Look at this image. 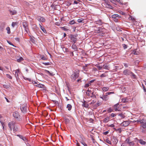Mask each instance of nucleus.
<instances>
[{
    "label": "nucleus",
    "instance_id": "nucleus-55",
    "mask_svg": "<svg viewBox=\"0 0 146 146\" xmlns=\"http://www.w3.org/2000/svg\"><path fill=\"white\" fill-rule=\"evenodd\" d=\"M82 144L84 146H87V145L84 142H81Z\"/></svg>",
    "mask_w": 146,
    "mask_h": 146
},
{
    "label": "nucleus",
    "instance_id": "nucleus-38",
    "mask_svg": "<svg viewBox=\"0 0 146 146\" xmlns=\"http://www.w3.org/2000/svg\"><path fill=\"white\" fill-rule=\"evenodd\" d=\"M114 140L115 141H113V142H114V143L116 144L118 142V140L115 137L114 138Z\"/></svg>",
    "mask_w": 146,
    "mask_h": 146
},
{
    "label": "nucleus",
    "instance_id": "nucleus-23",
    "mask_svg": "<svg viewBox=\"0 0 146 146\" xmlns=\"http://www.w3.org/2000/svg\"><path fill=\"white\" fill-rule=\"evenodd\" d=\"M103 68L107 70H109L110 68V67L107 64H105L103 66Z\"/></svg>",
    "mask_w": 146,
    "mask_h": 146
},
{
    "label": "nucleus",
    "instance_id": "nucleus-3",
    "mask_svg": "<svg viewBox=\"0 0 146 146\" xmlns=\"http://www.w3.org/2000/svg\"><path fill=\"white\" fill-rule=\"evenodd\" d=\"M131 122H132L131 121L129 120L125 121L121 123V125L124 127L127 126Z\"/></svg>",
    "mask_w": 146,
    "mask_h": 146
},
{
    "label": "nucleus",
    "instance_id": "nucleus-7",
    "mask_svg": "<svg viewBox=\"0 0 146 146\" xmlns=\"http://www.w3.org/2000/svg\"><path fill=\"white\" fill-rule=\"evenodd\" d=\"M76 37V35H71L70 38L71 41L75 43L77 40V38Z\"/></svg>",
    "mask_w": 146,
    "mask_h": 146
},
{
    "label": "nucleus",
    "instance_id": "nucleus-34",
    "mask_svg": "<svg viewBox=\"0 0 146 146\" xmlns=\"http://www.w3.org/2000/svg\"><path fill=\"white\" fill-rule=\"evenodd\" d=\"M42 64H44L46 66L50 65L51 63L50 62H42Z\"/></svg>",
    "mask_w": 146,
    "mask_h": 146
},
{
    "label": "nucleus",
    "instance_id": "nucleus-4",
    "mask_svg": "<svg viewBox=\"0 0 146 146\" xmlns=\"http://www.w3.org/2000/svg\"><path fill=\"white\" fill-rule=\"evenodd\" d=\"M13 117L17 119H20V116L18 112L15 111L13 112Z\"/></svg>",
    "mask_w": 146,
    "mask_h": 146
},
{
    "label": "nucleus",
    "instance_id": "nucleus-59",
    "mask_svg": "<svg viewBox=\"0 0 146 146\" xmlns=\"http://www.w3.org/2000/svg\"><path fill=\"white\" fill-rule=\"evenodd\" d=\"M74 3L75 4H78V2L76 1H75L74 2Z\"/></svg>",
    "mask_w": 146,
    "mask_h": 146
},
{
    "label": "nucleus",
    "instance_id": "nucleus-9",
    "mask_svg": "<svg viewBox=\"0 0 146 146\" xmlns=\"http://www.w3.org/2000/svg\"><path fill=\"white\" fill-rule=\"evenodd\" d=\"M36 19L37 20L40 22H44L45 21V19L42 17L38 16L36 17Z\"/></svg>",
    "mask_w": 146,
    "mask_h": 146
},
{
    "label": "nucleus",
    "instance_id": "nucleus-51",
    "mask_svg": "<svg viewBox=\"0 0 146 146\" xmlns=\"http://www.w3.org/2000/svg\"><path fill=\"white\" fill-rule=\"evenodd\" d=\"M112 110L110 108H109L108 110V111L109 112H112Z\"/></svg>",
    "mask_w": 146,
    "mask_h": 146
},
{
    "label": "nucleus",
    "instance_id": "nucleus-24",
    "mask_svg": "<svg viewBox=\"0 0 146 146\" xmlns=\"http://www.w3.org/2000/svg\"><path fill=\"white\" fill-rule=\"evenodd\" d=\"M10 13L11 15H14L16 14V11L15 10H9Z\"/></svg>",
    "mask_w": 146,
    "mask_h": 146
},
{
    "label": "nucleus",
    "instance_id": "nucleus-26",
    "mask_svg": "<svg viewBox=\"0 0 146 146\" xmlns=\"http://www.w3.org/2000/svg\"><path fill=\"white\" fill-rule=\"evenodd\" d=\"M35 86H36L38 87L41 88H44V85L41 84H38V85H35Z\"/></svg>",
    "mask_w": 146,
    "mask_h": 146
},
{
    "label": "nucleus",
    "instance_id": "nucleus-47",
    "mask_svg": "<svg viewBox=\"0 0 146 146\" xmlns=\"http://www.w3.org/2000/svg\"><path fill=\"white\" fill-rule=\"evenodd\" d=\"M7 42H8V43L9 44H10V45H12V46H14V45H13L12 44V43L11 42H10V41H8V40H7Z\"/></svg>",
    "mask_w": 146,
    "mask_h": 146
},
{
    "label": "nucleus",
    "instance_id": "nucleus-12",
    "mask_svg": "<svg viewBox=\"0 0 146 146\" xmlns=\"http://www.w3.org/2000/svg\"><path fill=\"white\" fill-rule=\"evenodd\" d=\"M131 72L128 70H125L123 71L124 74L126 75H131Z\"/></svg>",
    "mask_w": 146,
    "mask_h": 146
},
{
    "label": "nucleus",
    "instance_id": "nucleus-52",
    "mask_svg": "<svg viewBox=\"0 0 146 146\" xmlns=\"http://www.w3.org/2000/svg\"><path fill=\"white\" fill-rule=\"evenodd\" d=\"M118 19L117 18H115L113 19V21L115 22H117L118 21Z\"/></svg>",
    "mask_w": 146,
    "mask_h": 146
},
{
    "label": "nucleus",
    "instance_id": "nucleus-56",
    "mask_svg": "<svg viewBox=\"0 0 146 146\" xmlns=\"http://www.w3.org/2000/svg\"><path fill=\"white\" fill-rule=\"evenodd\" d=\"M115 125L113 124H112L111 125H109V126L111 127H114Z\"/></svg>",
    "mask_w": 146,
    "mask_h": 146
},
{
    "label": "nucleus",
    "instance_id": "nucleus-27",
    "mask_svg": "<svg viewBox=\"0 0 146 146\" xmlns=\"http://www.w3.org/2000/svg\"><path fill=\"white\" fill-rule=\"evenodd\" d=\"M139 143L142 145H145L146 143V142L145 141L141 139L139 140Z\"/></svg>",
    "mask_w": 146,
    "mask_h": 146
},
{
    "label": "nucleus",
    "instance_id": "nucleus-53",
    "mask_svg": "<svg viewBox=\"0 0 146 146\" xmlns=\"http://www.w3.org/2000/svg\"><path fill=\"white\" fill-rule=\"evenodd\" d=\"M109 133V132L108 131H106L104 132L103 133L104 135H106L107 134Z\"/></svg>",
    "mask_w": 146,
    "mask_h": 146
},
{
    "label": "nucleus",
    "instance_id": "nucleus-31",
    "mask_svg": "<svg viewBox=\"0 0 146 146\" xmlns=\"http://www.w3.org/2000/svg\"><path fill=\"white\" fill-rule=\"evenodd\" d=\"M84 21L83 19L82 18H80L77 20V22L78 23H82Z\"/></svg>",
    "mask_w": 146,
    "mask_h": 146
},
{
    "label": "nucleus",
    "instance_id": "nucleus-18",
    "mask_svg": "<svg viewBox=\"0 0 146 146\" xmlns=\"http://www.w3.org/2000/svg\"><path fill=\"white\" fill-rule=\"evenodd\" d=\"M19 137L25 142H27V140L26 137L23 136L19 135Z\"/></svg>",
    "mask_w": 146,
    "mask_h": 146
},
{
    "label": "nucleus",
    "instance_id": "nucleus-33",
    "mask_svg": "<svg viewBox=\"0 0 146 146\" xmlns=\"http://www.w3.org/2000/svg\"><path fill=\"white\" fill-rule=\"evenodd\" d=\"M118 115L120 116L122 118H124L125 117V116L122 113L119 114H118Z\"/></svg>",
    "mask_w": 146,
    "mask_h": 146
},
{
    "label": "nucleus",
    "instance_id": "nucleus-40",
    "mask_svg": "<svg viewBox=\"0 0 146 146\" xmlns=\"http://www.w3.org/2000/svg\"><path fill=\"white\" fill-rule=\"evenodd\" d=\"M105 141L108 144H111V142L108 139H106Z\"/></svg>",
    "mask_w": 146,
    "mask_h": 146
},
{
    "label": "nucleus",
    "instance_id": "nucleus-36",
    "mask_svg": "<svg viewBox=\"0 0 146 146\" xmlns=\"http://www.w3.org/2000/svg\"><path fill=\"white\" fill-rule=\"evenodd\" d=\"M17 24V23L16 22H13L12 23L11 25L13 27H14Z\"/></svg>",
    "mask_w": 146,
    "mask_h": 146
},
{
    "label": "nucleus",
    "instance_id": "nucleus-8",
    "mask_svg": "<svg viewBox=\"0 0 146 146\" xmlns=\"http://www.w3.org/2000/svg\"><path fill=\"white\" fill-rule=\"evenodd\" d=\"M14 71L15 72V73L14 74L17 79L19 78L18 74H19L21 72L19 69L16 70Z\"/></svg>",
    "mask_w": 146,
    "mask_h": 146
},
{
    "label": "nucleus",
    "instance_id": "nucleus-29",
    "mask_svg": "<svg viewBox=\"0 0 146 146\" xmlns=\"http://www.w3.org/2000/svg\"><path fill=\"white\" fill-rule=\"evenodd\" d=\"M23 60V59L21 57H20L19 58L17 59V61L19 62L22 61Z\"/></svg>",
    "mask_w": 146,
    "mask_h": 146
},
{
    "label": "nucleus",
    "instance_id": "nucleus-63",
    "mask_svg": "<svg viewBox=\"0 0 146 146\" xmlns=\"http://www.w3.org/2000/svg\"><path fill=\"white\" fill-rule=\"evenodd\" d=\"M118 130L119 131L120 133H121V129H120V128L118 129Z\"/></svg>",
    "mask_w": 146,
    "mask_h": 146
},
{
    "label": "nucleus",
    "instance_id": "nucleus-13",
    "mask_svg": "<svg viewBox=\"0 0 146 146\" xmlns=\"http://www.w3.org/2000/svg\"><path fill=\"white\" fill-rule=\"evenodd\" d=\"M100 98L104 101H106L108 99V95L107 94H106L105 95L102 96H100Z\"/></svg>",
    "mask_w": 146,
    "mask_h": 146
},
{
    "label": "nucleus",
    "instance_id": "nucleus-45",
    "mask_svg": "<svg viewBox=\"0 0 146 146\" xmlns=\"http://www.w3.org/2000/svg\"><path fill=\"white\" fill-rule=\"evenodd\" d=\"M107 7H108V8H109L110 9H112V7L110 5L107 4Z\"/></svg>",
    "mask_w": 146,
    "mask_h": 146
},
{
    "label": "nucleus",
    "instance_id": "nucleus-48",
    "mask_svg": "<svg viewBox=\"0 0 146 146\" xmlns=\"http://www.w3.org/2000/svg\"><path fill=\"white\" fill-rule=\"evenodd\" d=\"M111 116L112 117H115L116 116V115L115 114L113 113H112L111 115Z\"/></svg>",
    "mask_w": 146,
    "mask_h": 146
},
{
    "label": "nucleus",
    "instance_id": "nucleus-1",
    "mask_svg": "<svg viewBox=\"0 0 146 146\" xmlns=\"http://www.w3.org/2000/svg\"><path fill=\"white\" fill-rule=\"evenodd\" d=\"M79 73L78 72H74L71 76V78L73 81H75L79 76Z\"/></svg>",
    "mask_w": 146,
    "mask_h": 146
},
{
    "label": "nucleus",
    "instance_id": "nucleus-58",
    "mask_svg": "<svg viewBox=\"0 0 146 146\" xmlns=\"http://www.w3.org/2000/svg\"><path fill=\"white\" fill-rule=\"evenodd\" d=\"M95 103V101L94 100L92 101L90 103V104H93Z\"/></svg>",
    "mask_w": 146,
    "mask_h": 146
},
{
    "label": "nucleus",
    "instance_id": "nucleus-60",
    "mask_svg": "<svg viewBox=\"0 0 146 146\" xmlns=\"http://www.w3.org/2000/svg\"><path fill=\"white\" fill-rule=\"evenodd\" d=\"M15 40H17V41H19V38H15Z\"/></svg>",
    "mask_w": 146,
    "mask_h": 146
},
{
    "label": "nucleus",
    "instance_id": "nucleus-15",
    "mask_svg": "<svg viewBox=\"0 0 146 146\" xmlns=\"http://www.w3.org/2000/svg\"><path fill=\"white\" fill-rule=\"evenodd\" d=\"M14 123L13 122H10L8 123V126L9 127V129L11 131L12 130V126H13Z\"/></svg>",
    "mask_w": 146,
    "mask_h": 146
},
{
    "label": "nucleus",
    "instance_id": "nucleus-35",
    "mask_svg": "<svg viewBox=\"0 0 146 146\" xmlns=\"http://www.w3.org/2000/svg\"><path fill=\"white\" fill-rule=\"evenodd\" d=\"M60 28L62 29L65 31H66L68 30V29L66 28L65 27H61Z\"/></svg>",
    "mask_w": 146,
    "mask_h": 146
},
{
    "label": "nucleus",
    "instance_id": "nucleus-46",
    "mask_svg": "<svg viewBox=\"0 0 146 146\" xmlns=\"http://www.w3.org/2000/svg\"><path fill=\"white\" fill-rule=\"evenodd\" d=\"M129 19H130L133 21H135V19L133 17H132L130 16L129 17Z\"/></svg>",
    "mask_w": 146,
    "mask_h": 146
},
{
    "label": "nucleus",
    "instance_id": "nucleus-32",
    "mask_svg": "<svg viewBox=\"0 0 146 146\" xmlns=\"http://www.w3.org/2000/svg\"><path fill=\"white\" fill-rule=\"evenodd\" d=\"M87 65H85L84 66H83V69L85 71H87Z\"/></svg>",
    "mask_w": 146,
    "mask_h": 146
},
{
    "label": "nucleus",
    "instance_id": "nucleus-43",
    "mask_svg": "<svg viewBox=\"0 0 146 146\" xmlns=\"http://www.w3.org/2000/svg\"><path fill=\"white\" fill-rule=\"evenodd\" d=\"M42 31L44 33H46V31L45 29L43 27L42 29H41Z\"/></svg>",
    "mask_w": 146,
    "mask_h": 146
},
{
    "label": "nucleus",
    "instance_id": "nucleus-28",
    "mask_svg": "<svg viewBox=\"0 0 146 146\" xmlns=\"http://www.w3.org/2000/svg\"><path fill=\"white\" fill-rule=\"evenodd\" d=\"M109 89V88L108 87H103L102 88V90L104 92L108 91Z\"/></svg>",
    "mask_w": 146,
    "mask_h": 146
},
{
    "label": "nucleus",
    "instance_id": "nucleus-39",
    "mask_svg": "<svg viewBox=\"0 0 146 146\" xmlns=\"http://www.w3.org/2000/svg\"><path fill=\"white\" fill-rule=\"evenodd\" d=\"M6 76L8 78H9L10 79H12V77H11V76L9 74H7Z\"/></svg>",
    "mask_w": 146,
    "mask_h": 146
},
{
    "label": "nucleus",
    "instance_id": "nucleus-61",
    "mask_svg": "<svg viewBox=\"0 0 146 146\" xmlns=\"http://www.w3.org/2000/svg\"><path fill=\"white\" fill-rule=\"evenodd\" d=\"M3 87L4 88H7V86L6 85H3Z\"/></svg>",
    "mask_w": 146,
    "mask_h": 146
},
{
    "label": "nucleus",
    "instance_id": "nucleus-44",
    "mask_svg": "<svg viewBox=\"0 0 146 146\" xmlns=\"http://www.w3.org/2000/svg\"><path fill=\"white\" fill-rule=\"evenodd\" d=\"M143 127L144 128H146V122L144 123L143 124Z\"/></svg>",
    "mask_w": 146,
    "mask_h": 146
},
{
    "label": "nucleus",
    "instance_id": "nucleus-42",
    "mask_svg": "<svg viewBox=\"0 0 146 146\" xmlns=\"http://www.w3.org/2000/svg\"><path fill=\"white\" fill-rule=\"evenodd\" d=\"M114 94V92H107L106 94H107L108 95H110L111 94Z\"/></svg>",
    "mask_w": 146,
    "mask_h": 146
},
{
    "label": "nucleus",
    "instance_id": "nucleus-57",
    "mask_svg": "<svg viewBox=\"0 0 146 146\" xmlns=\"http://www.w3.org/2000/svg\"><path fill=\"white\" fill-rule=\"evenodd\" d=\"M65 120L67 123H69V122L70 121L68 119L66 118L65 119Z\"/></svg>",
    "mask_w": 146,
    "mask_h": 146
},
{
    "label": "nucleus",
    "instance_id": "nucleus-14",
    "mask_svg": "<svg viewBox=\"0 0 146 146\" xmlns=\"http://www.w3.org/2000/svg\"><path fill=\"white\" fill-rule=\"evenodd\" d=\"M111 118L110 116L109 117H107L103 120V121L104 123H106L109 121Z\"/></svg>",
    "mask_w": 146,
    "mask_h": 146
},
{
    "label": "nucleus",
    "instance_id": "nucleus-16",
    "mask_svg": "<svg viewBox=\"0 0 146 146\" xmlns=\"http://www.w3.org/2000/svg\"><path fill=\"white\" fill-rule=\"evenodd\" d=\"M94 23L96 24H98L100 25H101L102 23V20H98L97 21H95L94 22Z\"/></svg>",
    "mask_w": 146,
    "mask_h": 146
},
{
    "label": "nucleus",
    "instance_id": "nucleus-19",
    "mask_svg": "<svg viewBox=\"0 0 146 146\" xmlns=\"http://www.w3.org/2000/svg\"><path fill=\"white\" fill-rule=\"evenodd\" d=\"M72 48L75 51H77L78 50V48L75 44H73L72 46Z\"/></svg>",
    "mask_w": 146,
    "mask_h": 146
},
{
    "label": "nucleus",
    "instance_id": "nucleus-25",
    "mask_svg": "<svg viewBox=\"0 0 146 146\" xmlns=\"http://www.w3.org/2000/svg\"><path fill=\"white\" fill-rule=\"evenodd\" d=\"M66 108L68 110L70 111L72 109V105L70 104H68L67 105Z\"/></svg>",
    "mask_w": 146,
    "mask_h": 146
},
{
    "label": "nucleus",
    "instance_id": "nucleus-54",
    "mask_svg": "<svg viewBox=\"0 0 146 146\" xmlns=\"http://www.w3.org/2000/svg\"><path fill=\"white\" fill-rule=\"evenodd\" d=\"M98 68L99 70H100L102 68H103V66L102 67L99 66Z\"/></svg>",
    "mask_w": 146,
    "mask_h": 146
},
{
    "label": "nucleus",
    "instance_id": "nucleus-37",
    "mask_svg": "<svg viewBox=\"0 0 146 146\" xmlns=\"http://www.w3.org/2000/svg\"><path fill=\"white\" fill-rule=\"evenodd\" d=\"M75 23V22L74 20L70 21V25H73Z\"/></svg>",
    "mask_w": 146,
    "mask_h": 146
},
{
    "label": "nucleus",
    "instance_id": "nucleus-11",
    "mask_svg": "<svg viewBox=\"0 0 146 146\" xmlns=\"http://www.w3.org/2000/svg\"><path fill=\"white\" fill-rule=\"evenodd\" d=\"M82 106L83 107H84L86 108H88V105L87 104L86 102L84 101L83 102H82Z\"/></svg>",
    "mask_w": 146,
    "mask_h": 146
},
{
    "label": "nucleus",
    "instance_id": "nucleus-41",
    "mask_svg": "<svg viewBox=\"0 0 146 146\" xmlns=\"http://www.w3.org/2000/svg\"><path fill=\"white\" fill-rule=\"evenodd\" d=\"M90 85V83H88V84H85V85L84 86V87L85 88H86L89 87Z\"/></svg>",
    "mask_w": 146,
    "mask_h": 146
},
{
    "label": "nucleus",
    "instance_id": "nucleus-22",
    "mask_svg": "<svg viewBox=\"0 0 146 146\" xmlns=\"http://www.w3.org/2000/svg\"><path fill=\"white\" fill-rule=\"evenodd\" d=\"M144 121V120L143 119L139 118L137 120V122L141 123H143Z\"/></svg>",
    "mask_w": 146,
    "mask_h": 146
},
{
    "label": "nucleus",
    "instance_id": "nucleus-5",
    "mask_svg": "<svg viewBox=\"0 0 146 146\" xmlns=\"http://www.w3.org/2000/svg\"><path fill=\"white\" fill-rule=\"evenodd\" d=\"M94 29L95 32L96 33H99L104 31V29L102 27L96 28Z\"/></svg>",
    "mask_w": 146,
    "mask_h": 146
},
{
    "label": "nucleus",
    "instance_id": "nucleus-62",
    "mask_svg": "<svg viewBox=\"0 0 146 146\" xmlns=\"http://www.w3.org/2000/svg\"><path fill=\"white\" fill-rule=\"evenodd\" d=\"M39 26H40V29H42L43 28V27H42L41 25L40 24H39Z\"/></svg>",
    "mask_w": 146,
    "mask_h": 146
},
{
    "label": "nucleus",
    "instance_id": "nucleus-21",
    "mask_svg": "<svg viewBox=\"0 0 146 146\" xmlns=\"http://www.w3.org/2000/svg\"><path fill=\"white\" fill-rule=\"evenodd\" d=\"M121 101L123 103H126L128 102V99L127 98H124L121 99Z\"/></svg>",
    "mask_w": 146,
    "mask_h": 146
},
{
    "label": "nucleus",
    "instance_id": "nucleus-64",
    "mask_svg": "<svg viewBox=\"0 0 146 146\" xmlns=\"http://www.w3.org/2000/svg\"><path fill=\"white\" fill-rule=\"evenodd\" d=\"M41 58L42 60H45L46 59V58L44 57H42Z\"/></svg>",
    "mask_w": 146,
    "mask_h": 146
},
{
    "label": "nucleus",
    "instance_id": "nucleus-6",
    "mask_svg": "<svg viewBox=\"0 0 146 146\" xmlns=\"http://www.w3.org/2000/svg\"><path fill=\"white\" fill-rule=\"evenodd\" d=\"M23 26L25 29V30L27 33L28 29L27 23L26 22H23Z\"/></svg>",
    "mask_w": 146,
    "mask_h": 146
},
{
    "label": "nucleus",
    "instance_id": "nucleus-10",
    "mask_svg": "<svg viewBox=\"0 0 146 146\" xmlns=\"http://www.w3.org/2000/svg\"><path fill=\"white\" fill-rule=\"evenodd\" d=\"M125 141L130 146H133L134 144L133 142L130 141L129 139H127Z\"/></svg>",
    "mask_w": 146,
    "mask_h": 146
},
{
    "label": "nucleus",
    "instance_id": "nucleus-30",
    "mask_svg": "<svg viewBox=\"0 0 146 146\" xmlns=\"http://www.w3.org/2000/svg\"><path fill=\"white\" fill-rule=\"evenodd\" d=\"M6 30L7 31V33L8 34H10L11 33L10 28L9 27H7L6 28Z\"/></svg>",
    "mask_w": 146,
    "mask_h": 146
},
{
    "label": "nucleus",
    "instance_id": "nucleus-20",
    "mask_svg": "<svg viewBox=\"0 0 146 146\" xmlns=\"http://www.w3.org/2000/svg\"><path fill=\"white\" fill-rule=\"evenodd\" d=\"M111 17L113 19L117 18V17L119 18L120 17V16L117 14H115L112 15Z\"/></svg>",
    "mask_w": 146,
    "mask_h": 146
},
{
    "label": "nucleus",
    "instance_id": "nucleus-50",
    "mask_svg": "<svg viewBox=\"0 0 146 146\" xmlns=\"http://www.w3.org/2000/svg\"><path fill=\"white\" fill-rule=\"evenodd\" d=\"M131 76H133V77L134 78H135V75L133 74L132 72H131Z\"/></svg>",
    "mask_w": 146,
    "mask_h": 146
},
{
    "label": "nucleus",
    "instance_id": "nucleus-49",
    "mask_svg": "<svg viewBox=\"0 0 146 146\" xmlns=\"http://www.w3.org/2000/svg\"><path fill=\"white\" fill-rule=\"evenodd\" d=\"M106 76L104 74H102V75H100V76L101 78H103V77H105Z\"/></svg>",
    "mask_w": 146,
    "mask_h": 146
},
{
    "label": "nucleus",
    "instance_id": "nucleus-2",
    "mask_svg": "<svg viewBox=\"0 0 146 146\" xmlns=\"http://www.w3.org/2000/svg\"><path fill=\"white\" fill-rule=\"evenodd\" d=\"M20 108L22 112L24 113L27 112V107L26 105L23 104L21 106Z\"/></svg>",
    "mask_w": 146,
    "mask_h": 146
},
{
    "label": "nucleus",
    "instance_id": "nucleus-17",
    "mask_svg": "<svg viewBox=\"0 0 146 146\" xmlns=\"http://www.w3.org/2000/svg\"><path fill=\"white\" fill-rule=\"evenodd\" d=\"M44 72L45 73H48L49 74V75L50 76H53L55 75V73L54 72H50L49 71L46 70H45Z\"/></svg>",
    "mask_w": 146,
    "mask_h": 146
}]
</instances>
